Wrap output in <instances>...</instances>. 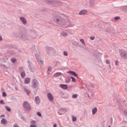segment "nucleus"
Here are the masks:
<instances>
[{"mask_svg": "<svg viewBox=\"0 0 127 127\" xmlns=\"http://www.w3.org/2000/svg\"><path fill=\"white\" fill-rule=\"evenodd\" d=\"M32 85L33 87L37 88V86H38V82H37V80H36V79H33L32 80Z\"/></svg>", "mask_w": 127, "mask_h": 127, "instance_id": "obj_3", "label": "nucleus"}, {"mask_svg": "<svg viewBox=\"0 0 127 127\" xmlns=\"http://www.w3.org/2000/svg\"><path fill=\"white\" fill-rule=\"evenodd\" d=\"M48 72H51L52 71V67L51 66H49L48 68Z\"/></svg>", "mask_w": 127, "mask_h": 127, "instance_id": "obj_20", "label": "nucleus"}, {"mask_svg": "<svg viewBox=\"0 0 127 127\" xmlns=\"http://www.w3.org/2000/svg\"><path fill=\"white\" fill-rule=\"evenodd\" d=\"M0 117H4V115H2L0 116Z\"/></svg>", "mask_w": 127, "mask_h": 127, "instance_id": "obj_44", "label": "nucleus"}, {"mask_svg": "<svg viewBox=\"0 0 127 127\" xmlns=\"http://www.w3.org/2000/svg\"><path fill=\"white\" fill-rule=\"evenodd\" d=\"M23 107L26 110V111H29L31 108L30 107V105L27 101H24L23 104Z\"/></svg>", "mask_w": 127, "mask_h": 127, "instance_id": "obj_1", "label": "nucleus"}, {"mask_svg": "<svg viewBox=\"0 0 127 127\" xmlns=\"http://www.w3.org/2000/svg\"><path fill=\"white\" fill-rule=\"evenodd\" d=\"M11 61L12 63H15V62H16V59H15V58H12L11 59Z\"/></svg>", "mask_w": 127, "mask_h": 127, "instance_id": "obj_17", "label": "nucleus"}, {"mask_svg": "<svg viewBox=\"0 0 127 127\" xmlns=\"http://www.w3.org/2000/svg\"><path fill=\"white\" fill-rule=\"evenodd\" d=\"M30 127H37V125H31Z\"/></svg>", "mask_w": 127, "mask_h": 127, "instance_id": "obj_30", "label": "nucleus"}, {"mask_svg": "<svg viewBox=\"0 0 127 127\" xmlns=\"http://www.w3.org/2000/svg\"><path fill=\"white\" fill-rule=\"evenodd\" d=\"M21 76L22 78H24V77H25V72H22L21 73Z\"/></svg>", "mask_w": 127, "mask_h": 127, "instance_id": "obj_18", "label": "nucleus"}, {"mask_svg": "<svg viewBox=\"0 0 127 127\" xmlns=\"http://www.w3.org/2000/svg\"><path fill=\"white\" fill-rule=\"evenodd\" d=\"M120 17L118 16V17H116L114 19H115V20H118V19H120Z\"/></svg>", "mask_w": 127, "mask_h": 127, "instance_id": "obj_32", "label": "nucleus"}, {"mask_svg": "<svg viewBox=\"0 0 127 127\" xmlns=\"http://www.w3.org/2000/svg\"><path fill=\"white\" fill-rule=\"evenodd\" d=\"M24 90L25 92H26L28 95L29 94V93H30V91L29 90H28L27 88H24Z\"/></svg>", "mask_w": 127, "mask_h": 127, "instance_id": "obj_16", "label": "nucleus"}, {"mask_svg": "<svg viewBox=\"0 0 127 127\" xmlns=\"http://www.w3.org/2000/svg\"><path fill=\"white\" fill-rule=\"evenodd\" d=\"M67 73H69L71 74V75H72V76H74V77H77V74H76V72H73V71H68Z\"/></svg>", "mask_w": 127, "mask_h": 127, "instance_id": "obj_12", "label": "nucleus"}, {"mask_svg": "<svg viewBox=\"0 0 127 127\" xmlns=\"http://www.w3.org/2000/svg\"><path fill=\"white\" fill-rule=\"evenodd\" d=\"M109 127H111V126H109Z\"/></svg>", "mask_w": 127, "mask_h": 127, "instance_id": "obj_45", "label": "nucleus"}, {"mask_svg": "<svg viewBox=\"0 0 127 127\" xmlns=\"http://www.w3.org/2000/svg\"><path fill=\"white\" fill-rule=\"evenodd\" d=\"M20 19L23 24H25L26 23V19H25V18L24 17H20Z\"/></svg>", "mask_w": 127, "mask_h": 127, "instance_id": "obj_8", "label": "nucleus"}, {"mask_svg": "<svg viewBox=\"0 0 127 127\" xmlns=\"http://www.w3.org/2000/svg\"><path fill=\"white\" fill-rule=\"evenodd\" d=\"M5 109L8 112H10L11 111L10 108L8 107V106H5Z\"/></svg>", "mask_w": 127, "mask_h": 127, "instance_id": "obj_19", "label": "nucleus"}, {"mask_svg": "<svg viewBox=\"0 0 127 127\" xmlns=\"http://www.w3.org/2000/svg\"><path fill=\"white\" fill-rule=\"evenodd\" d=\"M107 64H110V61H109L108 60H107L106 61Z\"/></svg>", "mask_w": 127, "mask_h": 127, "instance_id": "obj_37", "label": "nucleus"}, {"mask_svg": "<svg viewBox=\"0 0 127 127\" xmlns=\"http://www.w3.org/2000/svg\"><path fill=\"white\" fill-rule=\"evenodd\" d=\"M64 56H68V53H67V52H64Z\"/></svg>", "mask_w": 127, "mask_h": 127, "instance_id": "obj_28", "label": "nucleus"}, {"mask_svg": "<svg viewBox=\"0 0 127 127\" xmlns=\"http://www.w3.org/2000/svg\"><path fill=\"white\" fill-rule=\"evenodd\" d=\"M54 127H57V124H55L54 125Z\"/></svg>", "mask_w": 127, "mask_h": 127, "instance_id": "obj_42", "label": "nucleus"}, {"mask_svg": "<svg viewBox=\"0 0 127 127\" xmlns=\"http://www.w3.org/2000/svg\"><path fill=\"white\" fill-rule=\"evenodd\" d=\"M122 8L123 10H125V11H127V5L122 6Z\"/></svg>", "mask_w": 127, "mask_h": 127, "instance_id": "obj_15", "label": "nucleus"}, {"mask_svg": "<svg viewBox=\"0 0 127 127\" xmlns=\"http://www.w3.org/2000/svg\"><path fill=\"white\" fill-rule=\"evenodd\" d=\"M31 124H32L31 125H36L35 124H36V122L34 121H32L31 122Z\"/></svg>", "mask_w": 127, "mask_h": 127, "instance_id": "obj_25", "label": "nucleus"}, {"mask_svg": "<svg viewBox=\"0 0 127 127\" xmlns=\"http://www.w3.org/2000/svg\"><path fill=\"white\" fill-rule=\"evenodd\" d=\"M13 127H19L17 126V124H14V125H13Z\"/></svg>", "mask_w": 127, "mask_h": 127, "instance_id": "obj_39", "label": "nucleus"}, {"mask_svg": "<svg viewBox=\"0 0 127 127\" xmlns=\"http://www.w3.org/2000/svg\"><path fill=\"white\" fill-rule=\"evenodd\" d=\"M120 55L121 57H123V58H124L125 59H127V54L125 51H123L122 53H121Z\"/></svg>", "mask_w": 127, "mask_h": 127, "instance_id": "obj_4", "label": "nucleus"}, {"mask_svg": "<svg viewBox=\"0 0 127 127\" xmlns=\"http://www.w3.org/2000/svg\"><path fill=\"white\" fill-rule=\"evenodd\" d=\"M76 120H77V118H76V117H72V121L73 122H76Z\"/></svg>", "mask_w": 127, "mask_h": 127, "instance_id": "obj_26", "label": "nucleus"}, {"mask_svg": "<svg viewBox=\"0 0 127 127\" xmlns=\"http://www.w3.org/2000/svg\"><path fill=\"white\" fill-rule=\"evenodd\" d=\"M90 39L91 40H94V39H95V37H91Z\"/></svg>", "mask_w": 127, "mask_h": 127, "instance_id": "obj_38", "label": "nucleus"}, {"mask_svg": "<svg viewBox=\"0 0 127 127\" xmlns=\"http://www.w3.org/2000/svg\"><path fill=\"white\" fill-rule=\"evenodd\" d=\"M71 78L72 79V82H73V83H75V82H76V79H75V78L71 76Z\"/></svg>", "mask_w": 127, "mask_h": 127, "instance_id": "obj_23", "label": "nucleus"}, {"mask_svg": "<svg viewBox=\"0 0 127 127\" xmlns=\"http://www.w3.org/2000/svg\"><path fill=\"white\" fill-rule=\"evenodd\" d=\"M35 102L36 104H39L40 103V99H39V97H35Z\"/></svg>", "mask_w": 127, "mask_h": 127, "instance_id": "obj_13", "label": "nucleus"}, {"mask_svg": "<svg viewBox=\"0 0 127 127\" xmlns=\"http://www.w3.org/2000/svg\"><path fill=\"white\" fill-rule=\"evenodd\" d=\"M98 111V109H97V108H94L93 109H92V114L93 115H95V114H96V113H97Z\"/></svg>", "mask_w": 127, "mask_h": 127, "instance_id": "obj_14", "label": "nucleus"}, {"mask_svg": "<svg viewBox=\"0 0 127 127\" xmlns=\"http://www.w3.org/2000/svg\"><path fill=\"white\" fill-rule=\"evenodd\" d=\"M49 3H53V0H49Z\"/></svg>", "mask_w": 127, "mask_h": 127, "instance_id": "obj_36", "label": "nucleus"}, {"mask_svg": "<svg viewBox=\"0 0 127 127\" xmlns=\"http://www.w3.org/2000/svg\"><path fill=\"white\" fill-rule=\"evenodd\" d=\"M2 39V38L0 36V40H1Z\"/></svg>", "mask_w": 127, "mask_h": 127, "instance_id": "obj_43", "label": "nucleus"}, {"mask_svg": "<svg viewBox=\"0 0 127 127\" xmlns=\"http://www.w3.org/2000/svg\"><path fill=\"white\" fill-rule=\"evenodd\" d=\"M30 70H31V72H34V68L33 67H32V69L31 68H30Z\"/></svg>", "mask_w": 127, "mask_h": 127, "instance_id": "obj_34", "label": "nucleus"}, {"mask_svg": "<svg viewBox=\"0 0 127 127\" xmlns=\"http://www.w3.org/2000/svg\"><path fill=\"white\" fill-rule=\"evenodd\" d=\"M80 42H81V43H82V44H85V41H84V39H81L80 40Z\"/></svg>", "mask_w": 127, "mask_h": 127, "instance_id": "obj_21", "label": "nucleus"}, {"mask_svg": "<svg viewBox=\"0 0 127 127\" xmlns=\"http://www.w3.org/2000/svg\"><path fill=\"white\" fill-rule=\"evenodd\" d=\"M88 11L87 10H82L79 12L80 15H83L84 14H87Z\"/></svg>", "mask_w": 127, "mask_h": 127, "instance_id": "obj_5", "label": "nucleus"}, {"mask_svg": "<svg viewBox=\"0 0 127 127\" xmlns=\"http://www.w3.org/2000/svg\"><path fill=\"white\" fill-rule=\"evenodd\" d=\"M56 22L59 23V24L62 25H63V23H64V20L61 18H59L56 19Z\"/></svg>", "mask_w": 127, "mask_h": 127, "instance_id": "obj_2", "label": "nucleus"}, {"mask_svg": "<svg viewBox=\"0 0 127 127\" xmlns=\"http://www.w3.org/2000/svg\"><path fill=\"white\" fill-rule=\"evenodd\" d=\"M61 87L62 88V89H64V90L68 89V86L66 84L61 85Z\"/></svg>", "mask_w": 127, "mask_h": 127, "instance_id": "obj_9", "label": "nucleus"}, {"mask_svg": "<svg viewBox=\"0 0 127 127\" xmlns=\"http://www.w3.org/2000/svg\"><path fill=\"white\" fill-rule=\"evenodd\" d=\"M115 64L118 66L119 65V61L118 60L116 61L115 62Z\"/></svg>", "mask_w": 127, "mask_h": 127, "instance_id": "obj_31", "label": "nucleus"}, {"mask_svg": "<svg viewBox=\"0 0 127 127\" xmlns=\"http://www.w3.org/2000/svg\"><path fill=\"white\" fill-rule=\"evenodd\" d=\"M62 35L63 36H67L68 34H67L66 33H63Z\"/></svg>", "mask_w": 127, "mask_h": 127, "instance_id": "obj_27", "label": "nucleus"}, {"mask_svg": "<svg viewBox=\"0 0 127 127\" xmlns=\"http://www.w3.org/2000/svg\"><path fill=\"white\" fill-rule=\"evenodd\" d=\"M25 84H29L30 83V78L29 77H27L24 80Z\"/></svg>", "mask_w": 127, "mask_h": 127, "instance_id": "obj_7", "label": "nucleus"}, {"mask_svg": "<svg viewBox=\"0 0 127 127\" xmlns=\"http://www.w3.org/2000/svg\"><path fill=\"white\" fill-rule=\"evenodd\" d=\"M2 96L3 97H6V93H5V92L3 93Z\"/></svg>", "mask_w": 127, "mask_h": 127, "instance_id": "obj_35", "label": "nucleus"}, {"mask_svg": "<svg viewBox=\"0 0 127 127\" xmlns=\"http://www.w3.org/2000/svg\"><path fill=\"white\" fill-rule=\"evenodd\" d=\"M58 113L59 114V115H63L64 113L62 112V110H60L58 112Z\"/></svg>", "mask_w": 127, "mask_h": 127, "instance_id": "obj_24", "label": "nucleus"}, {"mask_svg": "<svg viewBox=\"0 0 127 127\" xmlns=\"http://www.w3.org/2000/svg\"><path fill=\"white\" fill-rule=\"evenodd\" d=\"M62 75V73L57 72L54 74V77H59V76H61Z\"/></svg>", "mask_w": 127, "mask_h": 127, "instance_id": "obj_11", "label": "nucleus"}, {"mask_svg": "<svg viewBox=\"0 0 127 127\" xmlns=\"http://www.w3.org/2000/svg\"><path fill=\"white\" fill-rule=\"evenodd\" d=\"M0 103H1V104H3V100H1V101H0Z\"/></svg>", "mask_w": 127, "mask_h": 127, "instance_id": "obj_40", "label": "nucleus"}, {"mask_svg": "<svg viewBox=\"0 0 127 127\" xmlns=\"http://www.w3.org/2000/svg\"><path fill=\"white\" fill-rule=\"evenodd\" d=\"M72 98H73L74 99H76V98H77V94H73L72 95Z\"/></svg>", "mask_w": 127, "mask_h": 127, "instance_id": "obj_29", "label": "nucleus"}, {"mask_svg": "<svg viewBox=\"0 0 127 127\" xmlns=\"http://www.w3.org/2000/svg\"><path fill=\"white\" fill-rule=\"evenodd\" d=\"M1 123L2 125H5L6 124H7V121H6V119H2L1 121Z\"/></svg>", "mask_w": 127, "mask_h": 127, "instance_id": "obj_10", "label": "nucleus"}, {"mask_svg": "<svg viewBox=\"0 0 127 127\" xmlns=\"http://www.w3.org/2000/svg\"><path fill=\"white\" fill-rule=\"evenodd\" d=\"M124 115H127V111H124Z\"/></svg>", "mask_w": 127, "mask_h": 127, "instance_id": "obj_41", "label": "nucleus"}, {"mask_svg": "<svg viewBox=\"0 0 127 127\" xmlns=\"http://www.w3.org/2000/svg\"><path fill=\"white\" fill-rule=\"evenodd\" d=\"M37 59L38 62L39 63V64H43L42 63V61L41 60H38V58H37Z\"/></svg>", "mask_w": 127, "mask_h": 127, "instance_id": "obj_22", "label": "nucleus"}, {"mask_svg": "<svg viewBox=\"0 0 127 127\" xmlns=\"http://www.w3.org/2000/svg\"><path fill=\"white\" fill-rule=\"evenodd\" d=\"M37 116H39V117H41V113H40V112H37Z\"/></svg>", "mask_w": 127, "mask_h": 127, "instance_id": "obj_33", "label": "nucleus"}, {"mask_svg": "<svg viewBox=\"0 0 127 127\" xmlns=\"http://www.w3.org/2000/svg\"><path fill=\"white\" fill-rule=\"evenodd\" d=\"M47 97L50 101H53V96L51 93H48Z\"/></svg>", "mask_w": 127, "mask_h": 127, "instance_id": "obj_6", "label": "nucleus"}]
</instances>
